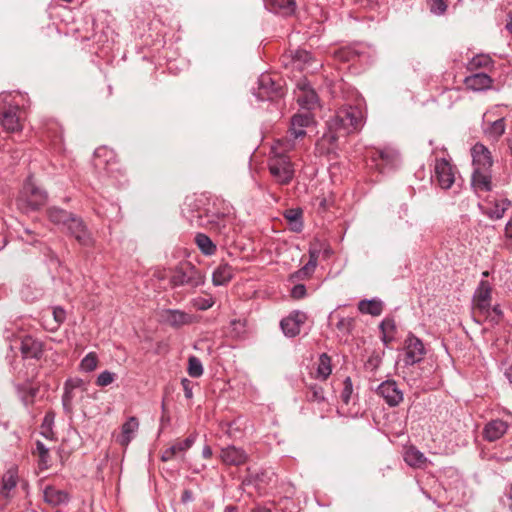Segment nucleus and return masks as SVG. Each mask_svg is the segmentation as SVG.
<instances>
[{"mask_svg":"<svg viewBox=\"0 0 512 512\" xmlns=\"http://www.w3.org/2000/svg\"><path fill=\"white\" fill-rule=\"evenodd\" d=\"M212 305H213V302L210 299H199L196 301V306L202 310L208 309Z\"/></svg>","mask_w":512,"mask_h":512,"instance_id":"680f3d73","label":"nucleus"},{"mask_svg":"<svg viewBox=\"0 0 512 512\" xmlns=\"http://www.w3.org/2000/svg\"><path fill=\"white\" fill-rule=\"evenodd\" d=\"M73 399V390L64 386V394L62 397L63 406L66 410L71 409Z\"/></svg>","mask_w":512,"mask_h":512,"instance_id":"5fc2aeb1","label":"nucleus"},{"mask_svg":"<svg viewBox=\"0 0 512 512\" xmlns=\"http://www.w3.org/2000/svg\"><path fill=\"white\" fill-rule=\"evenodd\" d=\"M405 462L414 468H423L427 464V458L417 448L411 446L404 453Z\"/></svg>","mask_w":512,"mask_h":512,"instance_id":"c756f323","label":"nucleus"},{"mask_svg":"<svg viewBox=\"0 0 512 512\" xmlns=\"http://www.w3.org/2000/svg\"><path fill=\"white\" fill-rule=\"evenodd\" d=\"M301 322H280L281 330L287 337H295L300 333Z\"/></svg>","mask_w":512,"mask_h":512,"instance_id":"c03bdc74","label":"nucleus"},{"mask_svg":"<svg viewBox=\"0 0 512 512\" xmlns=\"http://www.w3.org/2000/svg\"><path fill=\"white\" fill-rule=\"evenodd\" d=\"M316 372L317 377L322 380H326L330 376L332 372L331 358L326 353L319 356Z\"/></svg>","mask_w":512,"mask_h":512,"instance_id":"f704fd0d","label":"nucleus"},{"mask_svg":"<svg viewBox=\"0 0 512 512\" xmlns=\"http://www.w3.org/2000/svg\"><path fill=\"white\" fill-rule=\"evenodd\" d=\"M268 168L278 184L287 185L294 177V167L290 158L283 153L275 152L274 149L268 161Z\"/></svg>","mask_w":512,"mask_h":512,"instance_id":"39448f33","label":"nucleus"},{"mask_svg":"<svg viewBox=\"0 0 512 512\" xmlns=\"http://www.w3.org/2000/svg\"><path fill=\"white\" fill-rule=\"evenodd\" d=\"M17 391L21 397L22 402L28 406L33 403L34 398L38 392V388L32 387L31 385H16Z\"/></svg>","mask_w":512,"mask_h":512,"instance_id":"c9c22d12","label":"nucleus"},{"mask_svg":"<svg viewBox=\"0 0 512 512\" xmlns=\"http://www.w3.org/2000/svg\"><path fill=\"white\" fill-rule=\"evenodd\" d=\"M316 267L317 264L308 260V262L301 269L295 272L294 276L299 280L309 278L314 273Z\"/></svg>","mask_w":512,"mask_h":512,"instance_id":"a18cd8bd","label":"nucleus"},{"mask_svg":"<svg viewBox=\"0 0 512 512\" xmlns=\"http://www.w3.org/2000/svg\"><path fill=\"white\" fill-rule=\"evenodd\" d=\"M308 401L322 403L325 401L324 389L318 384H310L306 395Z\"/></svg>","mask_w":512,"mask_h":512,"instance_id":"ea45409f","label":"nucleus"},{"mask_svg":"<svg viewBox=\"0 0 512 512\" xmlns=\"http://www.w3.org/2000/svg\"><path fill=\"white\" fill-rule=\"evenodd\" d=\"M45 323H46V325H43V328L48 331L54 332L59 328L60 322H45Z\"/></svg>","mask_w":512,"mask_h":512,"instance_id":"69168bd1","label":"nucleus"},{"mask_svg":"<svg viewBox=\"0 0 512 512\" xmlns=\"http://www.w3.org/2000/svg\"><path fill=\"white\" fill-rule=\"evenodd\" d=\"M471 186L476 193H487L493 188L491 170H473Z\"/></svg>","mask_w":512,"mask_h":512,"instance_id":"a211bd4d","label":"nucleus"},{"mask_svg":"<svg viewBox=\"0 0 512 512\" xmlns=\"http://www.w3.org/2000/svg\"><path fill=\"white\" fill-rule=\"evenodd\" d=\"M11 93L0 94V121L3 128L8 132L22 130V110L18 104L12 103Z\"/></svg>","mask_w":512,"mask_h":512,"instance_id":"7ed1b4c3","label":"nucleus"},{"mask_svg":"<svg viewBox=\"0 0 512 512\" xmlns=\"http://www.w3.org/2000/svg\"><path fill=\"white\" fill-rule=\"evenodd\" d=\"M18 483V471L16 467L9 468L2 476L1 481V495L9 499L11 498V492L15 489Z\"/></svg>","mask_w":512,"mask_h":512,"instance_id":"393cba45","label":"nucleus"},{"mask_svg":"<svg viewBox=\"0 0 512 512\" xmlns=\"http://www.w3.org/2000/svg\"><path fill=\"white\" fill-rule=\"evenodd\" d=\"M54 423V414L52 412H48L45 414L42 425H41V434L45 438H49L50 434H52V425Z\"/></svg>","mask_w":512,"mask_h":512,"instance_id":"49530a36","label":"nucleus"},{"mask_svg":"<svg viewBox=\"0 0 512 512\" xmlns=\"http://www.w3.org/2000/svg\"><path fill=\"white\" fill-rule=\"evenodd\" d=\"M54 320H63L66 317V312L62 307L56 306L53 308Z\"/></svg>","mask_w":512,"mask_h":512,"instance_id":"bf43d9fd","label":"nucleus"},{"mask_svg":"<svg viewBox=\"0 0 512 512\" xmlns=\"http://www.w3.org/2000/svg\"><path fill=\"white\" fill-rule=\"evenodd\" d=\"M83 384V381L81 379H69L65 382V387L70 388L72 390L81 387Z\"/></svg>","mask_w":512,"mask_h":512,"instance_id":"13d9d810","label":"nucleus"},{"mask_svg":"<svg viewBox=\"0 0 512 512\" xmlns=\"http://www.w3.org/2000/svg\"><path fill=\"white\" fill-rule=\"evenodd\" d=\"M234 275V268L228 263L220 264L213 272L212 281L215 286L227 284Z\"/></svg>","mask_w":512,"mask_h":512,"instance_id":"cd10ccee","label":"nucleus"},{"mask_svg":"<svg viewBox=\"0 0 512 512\" xmlns=\"http://www.w3.org/2000/svg\"><path fill=\"white\" fill-rule=\"evenodd\" d=\"M314 123L313 114L310 111L296 113L291 118L290 134L297 139L306 135L305 128Z\"/></svg>","mask_w":512,"mask_h":512,"instance_id":"2eb2a0df","label":"nucleus"},{"mask_svg":"<svg viewBox=\"0 0 512 512\" xmlns=\"http://www.w3.org/2000/svg\"><path fill=\"white\" fill-rule=\"evenodd\" d=\"M202 456L204 458H206V459L211 458V456H212V449H211L210 446L206 445V446L203 447V449H202Z\"/></svg>","mask_w":512,"mask_h":512,"instance_id":"338daca9","label":"nucleus"},{"mask_svg":"<svg viewBox=\"0 0 512 512\" xmlns=\"http://www.w3.org/2000/svg\"><path fill=\"white\" fill-rule=\"evenodd\" d=\"M302 210L300 208L288 209L284 213L291 231L299 233L303 229Z\"/></svg>","mask_w":512,"mask_h":512,"instance_id":"7c9ffc66","label":"nucleus"},{"mask_svg":"<svg viewBox=\"0 0 512 512\" xmlns=\"http://www.w3.org/2000/svg\"><path fill=\"white\" fill-rule=\"evenodd\" d=\"M191 224L205 227L210 230L222 233L227 225V217L224 213L211 211H191V215L187 216Z\"/></svg>","mask_w":512,"mask_h":512,"instance_id":"423d86ee","label":"nucleus"},{"mask_svg":"<svg viewBox=\"0 0 512 512\" xmlns=\"http://www.w3.org/2000/svg\"><path fill=\"white\" fill-rule=\"evenodd\" d=\"M434 170L439 186L443 189H449L455 181L453 169L449 161L444 158L437 159Z\"/></svg>","mask_w":512,"mask_h":512,"instance_id":"4468645a","label":"nucleus"},{"mask_svg":"<svg viewBox=\"0 0 512 512\" xmlns=\"http://www.w3.org/2000/svg\"><path fill=\"white\" fill-rule=\"evenodd\" d=\"M384 304L380 299L361 300L358 303V309L362 314L378 317L383 311Z\"/></svg>","mask_w":512,"mask_h":512,"instance_id":"c85d7f7f","label":"nucleus"},{"mask_svg":"<svg viewBox=\"0 0 512 512\" xmlns=\"http://www.w3.org/2000/svg\"><path fill=\"white\" fill-rule=\"evenodd\" d=\"M319 255H320V250L318 248L311 247L309 249V261L317 264L318 263Z\"/></svg>","mask_w":512,"mask_h":512,"instance_id":"052dcab7","label":"nucleus"},{"mask_svg":"<svg viewBox=\"0 0 512 512\" xmlns=\"http://www.w3.org/2000/svg\"><path fill=\"white\" fill-rule=\"evenodd\" d=\"M195 243L197 244L200 251L205 255H213L216 252V245L212 240L203 233H198L195 236Z\"/></svg>","mask_w":512,"mask_h":512,"instance_id":"72a5a7b5","label":"nucleus"},{"mask_svg":"<svg viewBox=\"0 0 512 512\" xmlns=\"http://www.w3.org/2000/svg\"><path fill=\"white\" fill-rule=\"evenodd\" d=\"M492 65V59L489 55L479 54L473 57L467 64L469 71H474L480 68H488Z\"/></svg>","mask_w":512,"mask_h":512,"instance_id":"e433bc0d","label":"nucleus"},{"mask_svg":"<svg viewBox=\"0 0 512 512\" xmlns=\"http://www.w3.org/2000/svg\"><path fill=\"white\" fill-rule=\"evenodd\" d=\"M188 374L191 377L197 378L203 374V366L201 361L195 357L191 356L188 361Z\"/></svg>","mask_w":512,"mask_h":512,"instance_id":"79ce46f5","label":"nucleus"},{"mask_svg":"<svg viewBox=\"0 0 512 512\" xmlns=\"http://www.w3.org/2000/svg\"><path fill=\"white\" fill-rule=\"evenodd\" d=\"M377 394L381 396L390 407L398 406L403 401V391L395 380H386L377 388Z\"/></svg>","mask_w":512,"mask_h":512,"instance_id":"f8f14e48","label":"nucleus"},{"mask_svg":"<svg viewBox=\"0 0 512 512\" xmlns=\"http://www.w3.org/2000/svg\"><path fill=\"white\" fill-rule=\"evenodd\" d=\"M181 384H182V387L184 390L185 397L188 399L192 398L193 393H192L191 381L185 378V379H182Z\"/></svg>","mask_w":512,"mask_h":512,"instance_id":"4d7b16f0","label":"nucleus"},{"mask_svg":"<svg viewBox=\"0 0 512 512\" xmlns=\"http://www.w3.org/2000/svg\"><path fill=\"white\" fill-rule=\"evenodd\" d=\"M403 362L406 366H413L420 363L425 355L426 348L423 341L409 333L403 343Z\"/></svg>","mask_w":512,"mask_h":512,"instance_id":"6e6552de","label":"nucleus"},{"mask_svg":"<svg viewBox=\"0 0 512 512\" xmlns=\"http://www.w3.org/2000/svg\"><path fill=\"white\" fill-rule=\"evenodd\" d=\"M34 453L38 455L40 465L47 467L50 459L49 449L41 441H36Z\"/></svg>","mask_w":512,"mask_h":512,"instance_id":"37998d69","label":"nucleus"},{"mask_svg":"<svg viewBox=\"0 0 512 512\" xmlns=\"http://www.w3.org/2000/svg\"><path fill=\"white\" fill-rule=\"evenodd\" d=\"M291 295L293 298L300 299L306 295V287L303 284H297L293 287L291 291Z\"/></svg>","mask_w":512,"mask_h":512,"instance_id":"6e6d98bb","label":"nucleus"},{"mask_svg":"<svg viewBox=\"0 0 512 512\" xmlns=\"http://www.w3.org/2000/svg\"><path fill=\"white\" fill-rule=\"evenodd\" d=\"M381 339L386 346L394 340L396 326L394 322H380Z\"/></svg>","mask_w":512,"mask_h":512,"instance_id":"58836bf2","label":"nucleus"},{"mask_svg":"<svg viewBox=\"0 0 512 512\" xmlns=\"http://www.w3.org/2000/svg\"><path fill=\"white\" fill-rule=\"evenodd\" d=\"M98 366V356L95 352L88 353L80 362V370L84 372H92Z\"/></svg>","mask_w":512,"mask_h":512,"instance_id":"a19ab883","label":"nucleus"},{"mask_svg":"<svg viewBox=\"0 0 512 512\" xmlns=\"http://www.w3.org/2000/svg\"><path fill=\"white\" fill-rule=\"evenodd\" d=\"M486 125L484 133L490 139L497 141L505 133L506 123L504 118L486 122Z\"/></svg>","mask_w":512,"mask_h":512,"instance_id":"473e14b6","label":"nucleus"},{"mask_svg":"<svg viewBox=\"0 0 512 512\" xmlns=\"http://www.w3.org/2000/svg\"><path fill=\"white\" fill-rule=\"evenodd\" d=\"M505 236L512 240V216L505 225Z\"/></svg>","mask_w":512,"mask_h":512,"instance_id":"0e129e2a","label":"nucleus"},{"mask_svg":"<svg viewBox=\"0 0 512 512\" xmlns=\"http://www.w3.org/2000/svg\"><path fill=\"white\" fill-rule=\"evenodd\" d=\"M511 206L512 203L507 198H497L488 202L487 205L481 206V210L491 220H499Z\"/></svg>","mask_w":512,"mask_h":512,"instance_id":"f3484780","label":"nucleus"},{"mask_svg":"<svg viewBox=\"0 0 512 512\" xmlns=\"http://www.w3.org/2000/svg\"><path fill=\"white\" fill-rule=\"evenodd\" d=\"M380 363V358L377 356V357H371L369 360H368V364L370 366H372L373 368H376Z\"/></svg>","mask_w":512,"mask_h":512,"instance_id":"774afa93","label":"nucleus"},{"mask_svg":"<svg viewBox=\"0 0 512 512\" xmlns=\"http://www.w3.org/2000/svg\"><path fill=\"white\" fill-rule=\"evenodd\" d=\"M48 200L47 192L28 177L16 199V205L23 213H29L43 207Z\"/></svg>","mask_w":512,"mask_h":512,"instance_id":"f03ea898","label":"nucleus"},{"mask_svg":"<svg viewBox=\"0 0 512 512\" xmlns=\"http://www.w3.org/2000/svg\"><path fill=\"white\" fill-rule=\"evenodd\" d=\"M508 427V424L503 420H491L484 426L483 438L488 442L497 441L505 435Z\"/></svg>","mask_w":512,"mask_h":512,"instance_id":"aec40b11","label":"nucleus"},{"mask_svg":"<svg viewBox=\"0 0 512 512\" xmlns=\"http://www.w3.org/2000/svg\"><path fill=\"white\" fill-rule=\"evenodd\" d=\"M372 160L375 166L381 173L386 169L393 168L398 160V154L392 149L376 150L372 155Z\"/></svg>","mask_w":512,"mask_h":512,"instance_id":"6ab92c4d","label":"nucleus"},{"mask_svg":"<svg viewBox=\"0 0 512 512\" xmlns=\"http://www.w3.org/2000/svg\"><path fill=\"white\" fill-rule=\"evenodd\" d=\"M473 170H491L493 159L490 150L482 143L471 148Z\"/></svg>","mask_w":512,"mask_h":512,"instance_id":"ddd939ff","label":"nucleus"},{"mask_svg":"<svg viewBox=\"0 0 512 512\" xmlns=\"http://www.w3.org/2000/svg\"><path fill=\"white\" fill-rule=\"evenodd\" d=\"M492 284L486 280L481 279L473 294V309L482 314L489 313L492 300Z\"/></svg>","mask_w":512,"mask_h":512,"instance_id":"9d476101","label":"nucleus"},{"mask_svg":"<svg viewBox=\"0 0 512 512\" xmlns=\"http://www.w3.org/2000/svg\"><path fill=\"white\" fill-rule=\"evenodd\" d=\"M257 84V91L254 94L261 101L274 100L284 95L280 80L274 79L268 73L261 74Z\"/></svg>","mask_w":512,"mask_h":512,"instance_id":"0eeeda50","label":"nucleus"},{"mask_svg":"<svg viewBox=\"0 0 512 512\" xmlns=\"http://www.w3.org/2000/svg\"><path fill=\"white\" fill-rule=\"evenodd\" d=\"M66 229L81 245L90 246L92 244V237L89 231L83 221L75 215H72Z\"/></svg>","mask_w":512,"mask_h":512,"instance_id":"dca6fc26","label":"nucleus"},{"mask_svg":"<svg viewBox=\"0 0 512 512\" xmlns=\"http://www.w3.org/2000/svg\"><path fill=\"white\" fill-rule=\"evenodd\" d=\"M161 318H162V320H173V321L186 320L183 312H181L179 310H172V309L163 310V312L161 314Z\"/></svg>","mask_w":512,"mask_h":512,"instance_id":"3c124183","label":"nucleus"},{"mask_svg":"<svg viewBox=\"0 0 512 512\" xmlns=\"http://www.w3.org/2000/svg\"><path fill=\"white\" fill-rule=\"evenodd\" d=\"M183 503H187L193 500V493L190 490H184L181 496Z\"/></svg>","mask_w":512,"mask_h":512,"instance_id":"e2e57ef3","label":"nucleus"},{"mask_svg":"<svg viewBox=\"0 0 512 512\" xmlns=\"http://www.w3.org/2000/svg\"><path fill=\"white\" fill-rule=\"evenodd\" d=\"M295 95L299 106L306 111L311 112L319 106V97L306 78L297 82Z\"/></svg>","mask_w":512,"mask_h":512,"instance_id":"1a4fd4ad","label":"nucleus"},{"mask_svg":"<svg viewBox=\"0 0 512 512\" xmlns=\"http://www.w3.org/2000/svg\"><path fill=\"white\" fill-rule=\"evenodd\" d=\"M221 460L226 465L239 466L247 462L248 454L236 446H228L221 450Z\"/></svg>","mask_w":512,"mask_h":512,"instance_id":"412c9836","label":"nucleus"},{"mask_svg":"<svg viewBox=\"0 0 512 512\" xmlns=\"http://www.w3.org/2000/svg\"><path fill=\"white\" fill-rule=\"evenodd\" d=\"M95 165L101 166L103 163L109 164V160H102V157H107L110 155L112 157V151L108 150L107 148H98L96 149L95 153Z\"/></svg>","mask_w":512,"mask_h":512,"instance_id":"603ef678","label":"nucleus"},{"mask_svg":"<svg viewBox=\"0 0 512 512\" xmlns=\"http://www.w3.org/2000/svg\"><path fill=\"white\" fill-rule=\"evenodd\" d=\"M363 124L364 111L360 105H343L328 121L329 133L325 137L330 143H334L339 137L360 130Z\"/></svg>","mask_w":512,"mask_h":512,"instance_id":"f257e3e1","label":"nucleus"},{"mask_svg":"<svg viewBox=\"0 0 512 512\" xmlns=\"http://www.w3.org/2000/svg\"><path fill=\"white\" fill-rule=\"evenodd\" d=\"M49 220L54 223L55 225L62 226L63 228H66L68 225L69 220L72 217V213L58 208V207H51L47 211Z\"/></svg>","mask_w":512,"mask_h":512,"instance_id":"2f4dec72","label":"nucleus"},{"mask_svg":"<svg viewBox=\"0 0 512 512\" xmlns=\"http://www.w3.org/2000/svg\"><path fill=\"white\" fill-rule=\"evenodd\" d=\"M43 499L50 506L57 507L66 504L69 501V496L63 490L56 489L53 486H47L43 491Z\"/></svg>","mask_w":512,"mask_h":512,"instance_id":"a878e982","label":"nucleus"},{"mask_svg":"<svg viewBox=\"0 0 512 512\" xmlns=\"http://www.w3.org/2000/svg\"><path fill=\"white\" fill-rule=\"evenodd\" d=\"M352 392H353V385H352L351 378L346 377L345 380L343 381V389H342V392L340 395L341 400L345 404H348L350 402Z\"/></svg>","mask_w":512,"mask_h":512,"instance_id":"09e8293b","label":"nucleus"},{"mask_svg":"<svg viewBox=\"0 0 512 512\" xmlns=\"http://www.w3.org/2000/svg\"><path fill=\"white\" fill-rule=\"evenodd\" d=\"M266 9L283 16H290L296 11V0H263Z\"/></svg>","mask_w":512,"mask_h":512,"instance_id":"4be33fe9","label":"nucleus"},{"mask_svg":"<svg viewBox=\"0 0 512 512\" xmlns=\"http://www.w3.org/2000/svg\"><path fill=\"white\" fill-rule=\"evenodd\" d=\"M116 378V374L112 373L108 370H105L101 372L97 379H96V385L99 387H106L114 382Z\"/></svg>","mask_w":512,"mask_h":512,"instance_id":"de8ad7c7","label":"nucleus"},{"mask_svg":"<svg viewBox=\"0 0 512 512\" xmlns=\"http://www.w3.org/2000/svg\"><path fill=\"white\" fill-rule=\"evenodd\" d=\"M138 428L139 422L137 418L134 416L129 417L121 427V433L117 437V442L123 447L128 446Z\"/></svg>","mask_w":512,"mask_h":512,"instance_id":"bb28decb","label":"nucleus"},{"mask_svg":"<svg viewBox=\"0 0 512 512\" xmlns=\"http://www.w3.org/2000/svg\"><path fill=\"white\" fill-rule=\"evenodd\" d=\"M197 434L192 433L184 440H176L169 447L161 451L160 459L163 462L171 461L175 458H184L185 453L196 442Z\"/></svg>","mask_w":512,"mask_h":512,"instance_id":"9b49d317","label":"nucleus"},{"mask_svg":"<svg viewBox=\"0 0 512 512\" xmlns=\"http://www.w3.org/2000/svg\"><path fill=\"white\" fill-rule=\"evenodd\" d=\"M311 60L312 56L306 50H296L292 54L293 65L300 70H303L306 67V65H308L311 62Z\"/></svg>","mask_w":512,"mask_h":512,"instance_id":"4c0bfd02","label":"nucleus"},{"mask_svg":"<svg viewBox=\"0 0 512 512\" xmlns=\"http://www.w3.org/2000/svg\"><path fill=\"white\" fill-rule=\"evenodd\" d=\"M32 294H33V291H32L31 286H26V287H24V288L21 290L22 298H23L26 302H32V301H34L35 299H37L39 296H41V292H40V290H36L35 295H32Z\"/></svg>","mask_w":512,"mask_h":512,"instance_id":"864d4df0","label":"nucleus"},{"mask_svg":"<svg viewBox=\"0 0 512 512\" xmlns=\"http://www.w3.org/2000/svg\"><path fill=\"white\" fill-rule=\"evenodd\" d=\"M20 350L26 359H38L42 354V343L31 336L21 338Z\"/></svg>","mask_w":512,"mask_h":512,"instance_id":"5701e85b","label":"nucleus"},{"mask_svg":"<svg viewBox=\"0 0 512 512\" xmlns=\"http://www.w3.org/2000/svg\"><path fill=\"white\" fill-rule=\"evenodd\" d=\"M173 287L188 286L196 288L204 283L202 272L189 262L177 266L170 276Z\"/></svg>","mask_w":512,"mask_h":512,"instance_id":"20e7f679","label":"nucleus"},{"mask_svg":"<svg viewBox=\"0 0 512 512\" xmlns=\"http://www.w3.org/2000/svg\"><path fill=\"white\" fill-rule=\"evenodd\" d=\"M492 79L486 73H474L464 79L466 88L472 91H483L492 86Z\"/></svg>","mask_w":512,"mask_h":512,"instance_id":"b1692460","label":"nucleus"},{"mask_svg":"<svg viewBox=\"0 0 512 512\" xmlns=\"http://www.w3.org/2000/svg\"><path fill=\"white\" fill-rule=\"evenodd\" d=\"M447 10L446 0H431L430 11L435 15H442Z\"/></svg>","mask_w":512,"mask_h":512,"instance_id":"8fccbe9b","label":"nucleus"}]
</instances>
